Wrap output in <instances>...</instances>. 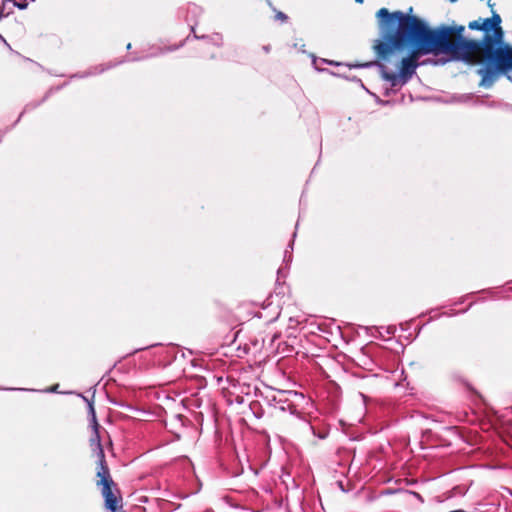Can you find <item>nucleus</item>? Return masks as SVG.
<instances>
[{
	"mask_svg": "<svg viewBox=\"0 0 512 512\" xmlns=\"http://www.w3.org/2000/svg\"><path fill=\"white\" fill-rule=\"evenodd\" d=\"M381 39L374 48L382 77L392 87L406 84L415 74L421 55H447L449 59L483 64L478 74L480 85L489 88L501 72L512 70V47L503 46L501 17L471 21L468 28L484 33L481 41L466 39L462 25H442L428 29L414 16L401 11L390 13L386 8L377 12Z\"/></svg>",
	"mask_w": 512,
	"mask_h": 512,
	"instance_id": "f257e3e1",
	"label": "nucleus"
},
{
	"mask_svg": "<svg viewBox=\"0 0 512 512\" xmlns=\"http://www.w3.org/2000/svg\"><path fill=\"white\" fill-rule=\"evenodd\" d=\"M91 410V427H92V436L90 438V447L93 451L96 452L98 456V468H97V476L99 481L97 485L101 487V493L105 500V507L110 511H115L117 509L118 498L116 494L112 491V487H114V482L111 478L109 468L107 466L105 460V453L101 444V437L99 433V424L96 419L94 408L90 405Z\"/></svg>",
	"mask_w": 512,
	"mask_h": 512,
	"instance_id": "f03ea898",
	"label": "nucleus"
},
{
	"mask_svg": "<svg viewBox=\"0 0 512 512\" xmlns=\"http://www.w3.org/2000/svg\"><path fill=\"white\" fill-rule=\"evenodd\" d=\"M275 17L277 20H280L281 22H286L288 19L287 15L284 14L283 12H277Z\"/></svg>",
	"mask_w": 512,
	"mask_h": 512,
	"instance_id": "7ed1b4c3",
	"label": "nucleus"
},
{
	"mask_svg": "<svg viewBox=\"0 0 512 512\" xmlns=\"http://www.w3.org/2000/svg\"><path fill=\"white\" fill-rule=\"evenodd\" d=\"M26 6H27V4H18V7H19L20 9H24V8H26Z\"/></svg>",
	"mask_w": 512,
	"mask_h": 512,
	"instance_id": "20e7f679",
	"label": "nucleus"
},
{
	"mask_svg": "<svg viewBox=\"0 0 512 512\" xmlns=\"http://www.w3.org/2000/svg\"><path fill=\"white\" fill-rule=\"evenodd\" d=\"M358 3H363L364 0H355Z\"/></svg>",
	"mask_w": 512,
	"mask_h": 512,
	"instance_id": "39448f33",
	"label": "nucleus"
},
{
	"mask_svg": "<svg viewBox=\"0 0 512 512\" xmlns=\"http://www.w3.org/2000/svg\"><path fill=\"white\" fill-rule=\"evenodd\" d=\"M450 2H455L456 0H449Z\"/></svg>",
	"mask_w": 512,
	"mask_h": 512,
	"instance_id": "423d86ee",
	"label": "nucleus"
}]
</instances>
